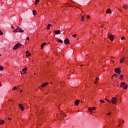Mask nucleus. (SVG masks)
Wrapping results in <instances>:
<instances>
[{"mask_svg":"<svg viewBox=\"0 0 128 128\" xmlns=\"http://www.w3.org/2000/svg\"><path fill=\"white\" fill-rule=\"evenodd\" d=\"M108 38L110 40H111L112 42H114V35H110L108 36Z\"/></svg>","mask_w":128,"mask_h":128,"instance_id":"nucleus-7","label":"nucleus"},{"mask_svg":"<svg viewBox=\"0 0 128 128\" xmlns=\"http://www.w3.org/2000/svg\"><path fill=\"white\" fill-rule=\"evenodd\" d=\"M0 122H1V124H4V120H2Z\"/></svg>","mask_w":128,"mask_h":128,"instance_id":"nucleus-33","label":"nucleus"},{"mask_svg":"<svg viewBox=\"0 0 128 128\" xmlns=\"http://www.w3.org/2000/svg\"><path fill=\"white\" fill-rule=\"evenodd\" d=\"M8 120H12V118H8Z\"/></svg>","mask_w":128,"mask_h":128,"instance_id":"nucleus-44","label":"nucleus"},{"mask_svg":"<svg viewBox=\"0 0 128 128\" xmlns=\"http://www.w3.org/2000/svg\"><path fill=\"white\" fill-rule=\"evenodd\" d=\"M22 44H20L19 43L16 44L13 48V50H18V48H20Z\"/></svg>","mask_w":128,"mask_h":128,"instance_id":"nucleus-1","label":"nucleus"},{"mask_svg":"<svg viewBox=\"0 0 128 128\" xmlns=\"http://www.w3.org/2000/svg\"><path fill=\"white\" fill-rule=\"evenodd\" d=\"M114 76H116V78H118V74H114Z\"/></svg>","mask_w":128,"mask_h":128,"instance_id":"nucleus-31","label":"nucleus"},{"mask_svg":"<svg viewBox=\"0 0 128 128\" xmlns=\"http://www.w3.org/2000/svg\"><path fill=\"white\" fill-rule=\"evenodd\" d=\"M76 106H78V104H80V100H76L74 102Z\"/></svg>","mask_w":128,"mask_h":128,"instance_id":"nucleus-12","label":"nucleus"},{"mask_svg":"<svg viewBox=\"0 0 128 128\" xmlns=\"http://www.w3.org/2000/svg\"><path fill=\"white\" fill-rule=\"evenodd\" d=\"M90 18V16L88 15L87 16V18Z\"/></svg>","mask_w":128,"mask_h":128,"instance_id":"nucleus-40","label":"nucleus"},{"mask_svg":"<svg viewBox=\"0 0 128 128\" xmlns=\"http://www.w3.org/2000/svg\"><path fill=\"white\" fill-rule=\"evenodd\" d=\"M54 32L56 34H60V30H55L54 31Z\"/></svg>","mask_w":128,"mask_h":128,"instance_id":"nucleus-9","label":"nucleus"},{"mask_svg":"<svg viewBox=\"0 0 128 128\" xmlns=\"http://www.w3.org/2000/svg\"><path fill=\"white\" fill-rule=\"evenodd\" d=\"M12 90H18V88H17L16 86H14V87L13 88Z\"/></svg>","mask_w":128,"mask_h":128,"instance_id":"nucleus-35","label":"nucleus"},{"mask_svg":"<svg viewBox=\"0 0 128 128\" xmlns=\"http://www.w3.org/2000/svg\"><path fill=\"white\" fill-rule=\"evenodd\" d=\"M106 14H112V12H110V8H108L106 11Z\"/></svg>","mask_w":128,"mask_h":128,"instance_id":"nucleus-15","label":"nucleus"},{"mask_svg":"<svg viewBox=\"0 0 128 128\" xmlns=\"http://www.w3.org/2000/svg\"><path fill=\"white\" fill-rule=\"evenodd\" d=\"M2 34H4V32H2V31L0 30V36H2Z\"/></svg>","mask_w":128,"mask_h":128,"instance_id":"nucleus-30","label":"nucleus"},{"mask_svg":"<svg viewBox=\"0 0 128 128\" xmlns=\"http://www.w3.org/2000/svg\"><path fill=\"white\" fill-rule=\"evenodd\" d=\"M0 70H4V67L2 66H0Z\"/></svg>","mask_w":128,"mask_h":128,"instance_id":"nucleus-26","label":"nucleus"},{"mask_svg":"<svg viewBox=\"0 0 128 128\" xmlns=\"http://www.w3.org/2000/svg\"><path fill=\"white\" fill-rule=\"evenodd\" d=\"M73 38H76V34H74L72 36Z\"/></svg>","mask_w":128,"mask_h":128,"instance_id":"nucleus-36","label":"nucleus"},{"mask_svg":"<svg viewBox=\"0 0 128 128\" xmlns=\"http://www.w3.org/2000/svg\"><path fill=\"white\" fill-rule=\"evenodd\" d=\"M106 102H109L110 104H112V102H110V100L106 98Z\"/></svg>","mask_w":128,"mask_h":128,"instance_id":"nucleus-32","label":"nucleus"},{"mask_svg":"<svg viewBox=\"0 0 128 128\" xmlns=\"http://www.w3.org/2000/svg\"><path fill=\"white\" fill-rule=\"evenodd\" d=\"M86 17H84V16H82V18H81V20H82V22H84V18Z\"/></svg>","mask_w":128,"mask_h":128,"instance_id":"nucleus-17","label":"nucleus"},{"mask_svg":"<svg viewBox=\"0 0 128 128\" xmlns=\"http://www.w3.org/2000/svg\"><path fill=\"white\" fill-rule=\"evenodd\" d=\"M123 8H125V9L128 8V6H126V4H124L123 6Z\"/></svg>","mask_w":128,"mask_h":128,"instance_id":"nucleus-24","label":"nucleus"},{"mask_svg":"<svg viewBox=\"0 0 128 128\" xmlns=\"http://www.w3.org/2000/svg\"><path fill=\"white\" fill-rule=\"evenodd\" d=\"M38 2H40V0H36L35 4H38Z\"/></svg>","mask_w":128,"mask_h":128,"instance_id":"nucleus-27","label":"nucleus"},{"mask_svg":"<svg viewBox=\"0 0 128 128\" xmlns=\"http://www.w3.org/2000/svg\"><path fill=\"white\" fill-rule=\"evenodd\" d=\"M0 124H2V122L0 120Z\"/></svg>","mask_w":128,"mask_h":128,"instance_id":"nucleus-48","label":"nucleus"},{"mask_svg":"<svg viewBox=\"0 0 128 128\" xmlns=\"http://www.w3.org/2000/svg\"><path fill=\"white\" fill-rule=\"evenodd\" d=\"M20 92H22V90H20Z\"/></svg>","mask_w":128,"mask_h":128,"instance_id":"nucleus-46","label":"nucleus"},{"mask_svg":"<svg viewBox=\"0 0 128 128\" xmlns=\"http://www.w3.org/2000/svg\"><path fill=\"white\" fill-rule=\"evenodd\" d=\"M122 122V124H124V120H122V122Z\"/></svg>","mask_w":128,"mask_h":128,"instance_id":"nucleus-41","label":"nucleus"},{"mask_svg":"<svg viewBox=\"0 0 128 128\" xmlns=\"http://www.w3.org/2000/svg\"><path fill=\"white\" fill-rule=\"evenodd\" d=\"M122 9H118V10H120V12Z\"/></svg>","mask_w":128,"mask_h":128,"instance_id":"nucleus-49","label":"nucleus"},{"mask_svg":"<svg viewBox=\"0 0 128 128\" xmlns=\"http://www.w3.org/2000/svg\"><path fill=\"white\" fill-rule=\"evenodd\" d=\"M48 82H45V83H44L43 84H42V85L41 86H42V88H45V86H48Z\"/></svg>","mask_w":128,"mask_h":128,"instance_id":"nucleus-11","label":"nucleus"},{"mask_svg":"<svg viewBox=\"0 0 128 128\" xmlns=\"http://www.w3.org/2000/svg\"><path fill=\"white\" fill-rule=\"evenodd\" d=\"M2 56V54H0V56Z\"/></svg>","mask_w":128,"mask_h":128,"instance_id":"nucleus-52","label":"nucleus"},{"mask_svg":"<svg viewBox=\"0 0 128 128\" xmlns=\"http://www.w3.org/2000/svg\"><path fill=\"white\" fill-rule=\"evenodd\" d=\"M114 74L112 76V78H114Z\"/></svg>","mask_w":128,"mask_h":128,"instance_id":"nucleus-43","label":"nucleus"},{"mask_svg":"<svg viewBox=\"0 0 128 128\" xmlns=\"http://www.w3.org/2000/svg\"><path fill=\"white\" fill-rule=\"evenodd\" d=\"M13 32H18V26H16V30H14Z\"/></svg>","mask_w":128,"mask_h":128,"instance_id":"nucleus-20","label":"nucleus"},{"mask_svg":"<svg viewBox=\"0 0 128 128\" xmlns=\"http://www.w3.org/2000/svg\"><path fill=\"white\" fill-rule=\"evenodd\" d=\"M26 40H30V37H27L26 38Z\"/></svg>","mask_w":128,"mask_h":128,"instance_id":"nucleus-39","label":"nucleus"},{"mask_svg":"<svg viewBox=\"0 0 128 128\" xmlns=\"http://www.w3.org/2000/svg\"><path fill=\"white\" fill-rule=\"evenodd\" d=\"M119 78L120 80H122V78H124V75L120 76Z\"/></svg>","mask_w":128,"mask_h":128,"instance_id":"nucleus-23","label":"nucleus"},{"mask_svg":"<svg viewBox=\"0 0 128 128\" xmlns=\"http://www.w3.org/2000/svg\"><path fill=\"white\" fill-rule=\"evenodd\" d=\"M99 80V78H96V80Z\"/></svg>","mask_w":128,"mask_h":128,"instance_id":"nucleus-42","label":"nucleus"},{"mask_svg":"<svg viewBox=\"0 0 128 128\" xmlns=\"http://www.w3.org/2000/svg\"><path fill=\"white\" fill-rule=\"evenodd\" d=\"M32 14L34 16H36V10H34L32 12Z\"/></svg>","mask_w":128,"mask_h":128,"instance_id":"nucleus-21","label":"nucleus"},{"mask_svg":"<svg viewBox=\"0 0 128 128\" xmlns=\"http://www.w3.org/2000/svg\"><path fill=\"white\" fill-rule=\"evenodd\" d=\"M84 66V65H81V66Z\"/></svg>","mask_w":128,"mask_h":128,"instance_id":"nucleus-53","label":"nucleus"},{"mask_svg":"<svg viewBox=\"0 0 128 128\" xmlns=\"http://www.w3.org/2000/svg\"><path fill=\"white\" fill-rule=\"evenodd\" d=\"M92 110H96V108L94 107H93L92 108Z\"/></svg>","mask_w":128,"mask_h":128,"instance_id":"nucleus-37","label":"nucleus"},{"mask_svg":"<svg viewBox=\"0 0 128 128\" xmlns=\"http://www.w3.org/2000/svg\"><path fill=\"white\" fill-rule=\"evenodd\" d=\"M111 102L113 104H116V97L112 98Z\"/></svg>","mask_w":128,"mask_h":128,"instance_id":"nucleus-2","label":"nucleus"},{"mask_svg":"<svg viewBox=\"0 0 128 128\" xmlns=\"http://www.w3.org/2000/svg\"><path fill=\"white\" fill-rule=\"evenodd\" d=\"M64 116H66V114L61 113V114L60 115V118H61L62 119V118H64Z\"/></svg>","mask_w":128,"mask_h":128,"instance_id":"nucleus-16","label":"nucleus"},{"mask_svg":"<svg viewBox=\"0 0 128 128\" xmlns=\"http://www.w3.org/2000/svg\"><path fill=\"white\" fill-rule=\"evenodd\" d=\"M126 60V58H124V57H122L120 60V64H122V62H124V60Z\"/></svg>","mask_w":128,"mask_h":128,"instance_id":"nucleus-8","label":"nucleus"},{"mask_svg":"<svg viewBox=\"0 0 128 128\" xmlns=\"http://www.w3.org/2000/svg\"><path fill=\"white\" fill-rule=\"evenodd\" d=\"M58 42H60L61 44H63L64 43V41H62V40H59Z\"/></svg>","mask_w":128,"mask_h":128,"instance_id":"nucleus-25","label":"nucleus"},{"mask_svg":"<svg viewBox=\"0 0 128 128\" xmlns=\"http://www.w3.org/2000/svg\"><path fill=\"white\" fill-rule=\"evenodd\" d=\"M128 87V84H126L124 87H123V89L124 90H126L127 88Z\"/></svg>","mask_w":128,"mask_h":128,"instance_id":"nucleus-19","label":"nucleus"},{"mask_svg":"<svg viewBox=\"0 0 128 128\" xmlns=\"http://www.w3.org/2000/svg\"><path fill=\"white\" fill-rule=\"evenodd\" d=\"M46 42H43L41 44V50H42V48H44V46H46Z\"/></svg>","mask_w":128,"mask_h":128,"instance_id":"nucleus-10","label":"nucleus"},{"mask_svg":"<svg viewBox=\"0 0 128 128\" xmlns=\"http://www.w3.org/2000/svg\"><path fill=\"white\" fill-rule=\"evenodd\" d=\"M100 102H101V103H104V101L103 100H100Z\"/></svg>","mask_w":128,"mask_h":128,"instance_id":"nucleus-34","label":"nucleus"},{"mask_svg":"<svg viewBox=\"0 0 128 128\" xmlns=\"http://www.w3.org/2000/svg\"><path fill=\"white\" fill-rule=\"evenodd\" d=\"M120 68H118L114 69L115 72L120 74V72H121L120 70Z\"/></svg>","mask_w":128,"mask_h":128,"instance_id":"nucleus-3","label":"nucleus"},{"mask_svg":"<svg viewBox=\"0 0 128 128\" xmlns=\"http://www.w3.org/2000/svg\"><path fill=\"white\" fill-rule=\"evenodd\" d=\"M34 74H36L34 73Z\"/></svg>","mask_w":128,"mask_h":128,"instance_id":"nucleus-55","label":"nucleus"},{"mask_svg":"<svg viewBox=\"0 0 128 128\" xmlns=\"http://www.w3.org/2000/svg\"><path fill=\"white\" fill-rule=\"evenodd\" d=\"M11 28H14V26H12Z\"/></svg>","mask_w":128,"mask_h":128,"instance_id":"nucleus-50","label":"nucleus"},{"mask_svg":"<svg viewBox=\"0 0 128 128\" xmlns=\"http://www.w3.org/2000/svg\"><path fill=\"white\" fill-rule=\"evenodd\" d=\"M18 106L20 108L21 110H24V105L22 104H19Z\"/></svg>","mask_w":128,"mask_h":128,"instance_id":"nucleus-5","label":"nucleus"},{"mask_svg":"<svg viewBox=\"0 0 128 128\" xmlns=\"http://www.w3.org/2000/svg\"><path fill=\"white\" fill-rule=\"evenodd\" d=\"M17 30H18V32H24V30H22V29L18 26H17Z\"/></svg>","mask_w":128,"mask_h":128,"instance_id":"nucleus-4","label":"nucleus"},{"mask_svg":"<svg viewBox=\"0 0 128 128\" xmlns=\"http://www.w3.org/2000/svg\"><path fill=\"white\" fill-rule=\"evenodd\" d=\"M28 70V68H24L22 70V72H26V70Z\"/></svg>","mask_w":128,"mask_h":128,"instance_id":"nucleus-22","label":"nucleus"},{"mask_svg":"<svg viewBox=\"0 0 128 128\" xmlns=\"http://www.w3.org/2000/svg\"><path fill=\"white\" fill-rule=\"evenodd\" d=\"M26 54H27V55H26V56L27 58L28 57V56H31V55H32V54H30V52H28V51H26Z\"/></svg>","mask_w":128,"mask_h":128,"instance_id":"nucleus-13","label":"nucleus"},{"mask_svg":"<svg viewBox=\"0 0 128 128\" xmlns=\"http://www.w3.org/2000/svg\"><path fill=\"white\" fill-rule=\"evenodd\" d=\"M64 44H70V40H68V38L65 39L64 40Z\"/></svg>","mask_w":128,"mask_h":128,"instance_id":"nucleus-6","label":"nucleus"},{"mask_svg":"<svg viewBox=\"0 0 128 128\" xmlns=\"http://www.w3.org/2000/svg\"><path fill=\"white\" fill-rule=\"evenodd\" d=\"M88 110H89V112H92V108H89L88 109Z\"/></svg>","mask_w":128,"mask_h":128,"instance_id":"nucleus-28","label":"nucleus"},{"mask_svg":"<svg viewBox=\"0 0 128 128\" xmlns=\"http://www.w3.org/2000/svg\"><path fill=\"white\" fill-rule=\"evenodd\" d=\"M118 126H120V124H119Z\"/></svg>","mask_w":128,"mask_h":128,"instance_id":"nucleus-45","label":"nucleus"},{"mask_svg":"<svg viewBox=\"0 0 128 128\" xmlns=\"http://www.w3.org/2000/svg\"><path fill=\"white\" fill-rule=\"evenodd\" d=\"M112 114V112H109L106 114V116H110Z\"/></svg>","mask_w":128,"mask_h":128,"instance_id":"nucleus-29","label":"nucleus"},{"mask_svg":"<svg viewBox=\"0 0 128 128\" xmlns=\"http://www.w3.org/2000/svg\"><path fill=\"white\" fill-rule=\"evenodd\" d=\"M94 84H98V82H94Z\"/></svg>","mask_w":128,"mask_h":128,"instance_id":"nucleus-51","label":"nucleus"},{"mask_svg":"<svg viewBox=\"0 0 128 128\" xmlns=\"http://www.w3.org/2000/svg\"><path fill=\"white\" fill-rule=\"evenodd\" d=\"M125 84H126L125 82H122L120 83V87L122 88V86H124Z\"/></svg>","mask_w":128,"mask_h":128,"instance_id":"nucleus-14","label":"nucleus"},{"mask_svg":"<svg viewBox=\"0 0 128 128\" xmlns=\"http://www.w3.org/2000/svg\"><path fill=\"white\" fill-rule=\"evenodd\" d=\"M20 72L22 74V71H20Z\"/></svg>","mask_w":128,"mask_h":128,"instance_id":"nucleus-47","label":"nucleus"},{"mask_svg":"<svg viewBox=\"0 0 128 128\" xmlns=\"http://www.w3.org/2000/svg\"><path fill=\"white\" fill-rule=\"evenodd\" d=\"M52 26V24H48L47 26V30H50V28Z\"/></svg>","mask_w":128,"mask_h":128,"instance_id":"nucleus-18","label":"nucleus"},{"mask_svg":"<svg viewBox=\"0 0 128 128\" xmlns=\"http://www.w3.org/2000/svg\"><path fill=\"white\" fill-rule=\"evenodd\" d=\"M121 40H126V38H124V36L121 38Z\"/></svg>","mask_w":128,"mask_h":128,"instance_id":"nucleus-38","label":"nucleus"},{"mask_svg":"<svg viewBox=\"0 0 128 128\" xmlns=\"http://www.w3.org/2000/svg\"><path fill=\"white\" fill-rule=\"evenodd\" d=\"M19 90H20V88H18Z\"/></svg>","mask_w":128,"mask_h":128,"instance_id":"nucleus-54","label":"nucleus"},{"mask_svg":"<svg viewBox=\"0 0 128 128\" xmlns=\"http://www.w3.org/2000/svg\"><path fill=\"white\" fill-rule=\"evenodd\" d=\"M81 102H82V101H81Z\"/></svg>","mask_w":128,"mask_h":128,"instance_id":"nucleus-56","label":"nucleus"}]
</instances>
